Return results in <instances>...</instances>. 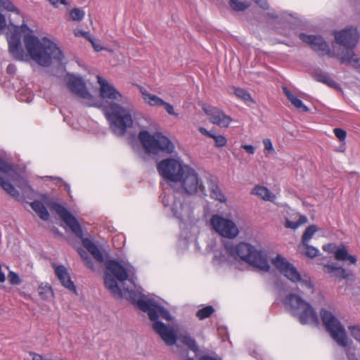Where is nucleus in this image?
<instances>
[{
    "label": "nucleus",
    "mask_w": 360,
    "mask_h": 360,
    "mask_svg": "<svg viewBox=\"0 0 360 360\" xmlns=\"http://www.w3.org/2000/svg\"><path fill=\"white\" fill-rule=\"evenodd\" d=\"M104 283L106 288L117 298L124 297L130 300L143 312L148 314L153 321V330L167 345H174L177 340L172 327L158 320L159 316L171 321L169 311L154 297L142 294L133 280L135 274L134 266L124 259H109L105 263Z\"/></svg>",
    "instance_id": "nucleus-1"
},
{
    "label": "nucleus",
    "mask_w": 360,
    "mask_h": 360,
    "mask_svg": "<svg viewBox=\"0 0 360 360\" xmlns=\"http://www.w3.org/2000/svg\"><path fill=\"white\" fill-rule=\"evenodd\" d=\"M8 52L18 61L27 62L30 59L43 67H49L53 60L61 62L64 58L63 52L55 43L44 37L41 40L35 35H24L23 42L18 27L6 34Z\"/></svg>",
    "instance_id": "nucleus-2"
},
{
    "label": "nucleus",
    "mask_w": 360,
    "mask_h": 360,
    "mask_svg": "<svg viewBox=\"0 0 360 360\" xmlns=\"http://www.w3.org/2000/svg\"><path fill=\"white\" fill-rule=\"evenodd\" d=\"M238 258L259 271L266 272L270 269L266 252L247 243H240L236 245L232 243H226L224 252H214L212 262L215 266L229 265Z\"/></svg>",
    "instance_id": "nucleus-3"
},
{
    "label": "nucleus",
    "mask_w": 360,
    "mask_h": 360,
    "mask_svg": "<svg viewBox=\"0 0 360 360\" xmlns=\"http://www.w3.org/2000/svg\"><path fill=\"white\" fill-rule=\"evenodd\" d=\"M176 194H164L160 195L162 202L165 207V212L172 217L179 220L181 229V237L184 238L186 243L196 240L198 232V228L192 224L193 211L191 206L184 203Z\"/></svg>",
    "instance_id": "nucleus-4"
},
{
    "label": "nucleus",
    "mask_w": 360,
    "mask_h": 360,
    "mask_svg": "<svg viewBox=\"0 0 360 360\" xmlns=\"http://www.w3.org/2000/svg\"><path fill=\"white\" fill-rule=\"evenodd\" d=\"M103 110L110 128L115 135L122 136L132 127L131 109L129 107L110 103L103 105Z\"/></svg>",
    "instance_id": "nucleus-5"
},
{
    "label": "nucleus",
    "mask_w": 360,
    "mask_h": 360,
    "mask_svg": "<svg viewBox=\"0 0 360 360\" xmlns=\"http://www.w3.org/2000/svg\"><path fill=\"white\" fill-rule=\"evenodd\" d=\"M283 304L302 325L319 323L318 314L312 305L295 293H290L283 300Z\"/></svg>",
    "instance_id": "nucleus-6"
},
{
    "label": "nucleus",
    "mask_w": 360,
    "mask_h": 360,
    "mask_svg": "<svg viewBox=\"0 0 360 360\" xmlns=\"http://www.w3.org/2000/svg\"><path fill=\"white\" fill-rule=\"evenodd\" d=\"M51 208L59 215L61 219L68 225L74 234L82 239L84 247L94 257L101 263L104 261V257L101 250L97 245L87 238H83V231L77 219L63 205L53 203Z\"/></svg>",
    "instance_id": "nucleus-7"
},
{
    "label": "nucleus",
    "mask_w": 360,
    "mask_h": 360,
    "mask_svg": "<svg viewBox=\"0 0 360 360\" xmlns=\"http://www.w3.org/2000/svg\"><path fill=\"white\" fill-rule=\"evenodd\" d=\"M272 264L275 267L293 283H299L302 288L313 293L314 285L311 277L307 274L301 275L296 267L290 263L285 258L278 255L272 259Z\"/></svg>",
    "instance_id": "nucleus-8"
},
{
    "label": "nucleus",
    "mask_w": 360,
    "mask_h": 360,
    "mask_svg": "<svg viewBox=\"0 0 360 360\" xmlns=\"http://www.w3.org/2000/svg\"><path fill=\"white\" fill-rule=\"evenodd\" d=\"M139 139L149 153L157 155L162 152L172 154L175 150L174 143L161 133H155L152 135L148 131H141L139 134Z\"/></svg>",
    "instance_id": "nucleus-9"
},
{
    "label": "nucleus",
    "mask_w": 360,
    "mask_h": 360,
    "mask_svg": "<svg viewBox=\"0 0 360 360\" xmlns=\"http://www.w3.org/2000/svg\"><path fill=\"white\" fill-rule=\"evenodd\" d=\"M0 172L4 175V176H0V186L17 200H22L18 191L10 182L12 181L18 184L20 177L18 168L15 165L0 158Z\"/></svg>",
    "instance_id": "nucleus-10"
},
{
    "label": "nucleus",
    "mask_w": 360,
    "mask_h": 360,
    "mask_svg": "<svg viewBox=\"0 0 360 360\" xmlns=\"http://www.w3.org/2000/svg\"><path fill=\"white\" fill-rule=\"evenodd\" d=\"M321 320L326 330L337 344L342 347H347L348 338L345 329L337 317L330 311L321 309L320 311Z\"/></svg>",
    "instance_id": "nucleus-11"
},
{
    "label": "nucleus",
    "mask_w": 360,
    "mask_h": 360,
    "mask_svg": "<svg viewBox=\"0 0 360 360\" xmlns=\"http://www.w3.org/2000/svg\"><path fill=\"white\" fill-rule=\"evenodd\" d=\"M188 167L179 158H169L158 162L157 169L166 181L177 183Z\"/></svg>",
    "instance_id": "nucleus-12"
},
{
    "label": "nucleus",
    "mask_w": 360,
    "mask_h": 360,
    "mask_svg": "<svg viewBox=\"0 0 360 360\" xmlns=\"http://www.w3.org/2000/svg\"><path fill=\"white\" fill-rule=\"evenodd\" d=\"M181 188L188 195H193L199 191H204L205 187L202 180L200 179L197 172L188 166L181 176V179L178 180Z\"/></svg>",
    "instance_id": "nucleus-13"
},
{
    "label": "nucleus",
    "mask_w": 360,
    "mask_h": 360,
    "mask_svg": "<svg viewBox=\"0 0 360 360\" xmlns=\"http://www.w3.org/2000/svg\"><path fill=\"white\" fill-rule=\"evenodd\" d=\"M212 229L221 236L233 238L238 236L239 231L235 223L218 214H214L210 219Z\"/></svg>",
    "instance_id": "nucleus-14"
},
{
    "label": "nucleus",
    "mask_w": 360,
    "mask_h": 360,
    "mask_svg": "<svg viewBox=\"0 0 360 360\" xmlns=\"http://www.w3.org/2000/svg\"><path fill=\"white\" fill-rule=\"evenodd\" d=\"M359 34L356 28L347 27L335 33L336 42L345 47L347 50H352L358 43Z\"/></svg>",
    "instance_id": "nucleus-15"
},
{
    "label": "nucleus",
    "mask_w": 360,
    "mask_h": 360,
    "mask_svg": "<svg viewBox=\"0 0 360 360\" xmlns=\"http://www.w3.org/2000/svg\"><path fill=\"white\" fill-rule=\"evenodd\" d=\"M299 37L303 42L309 44L311 48L319 55H331L328 44L321 36L300 33Z\"/></svg>",
    "instance_id": "nucleus-16"
},
{
    "label": "nucleus",
    "mask_w": 360,
    "mask_h": 360,
    "mask_svg": "<svg viewBox=\"0 0 360 360\" xmlns=\"http://www.w3.org/2000/svg\"><path fill=\"white\" fill-rule=\"evenodd\" d=\"M202 109L208 116L210 121L220 127H228L232 122L231 117L226 115L223 110L218 108L205 105Z\"/></svg>",
    "instance_id": "nucleus-17"
},
{
    "label": "nucleus",
    "mask_w": 360,
    "mask_h": 360,
    "mask_svg": "<svg viewBox=\"0 0 360 360\" xmlns=\"http://www.w3.org/2000/svg\"><path fill=\"white\" fill-rule=\"evenodd\" d=\"M67 84L70 90L78 97L86 100L91 99L92 96L86 89V84L81 77L68 75Z\"/></svg>",
    "instance_id": "nucleus-18"
},
{
    "label": "nucleus",
    "mask_w": 360,
    "mask_h": 360,
    "mask_svg": "<svg viewBox=\"0 0 360 360\" xmlns=\"http://www.w3.org/2000/svg\"><path fill=\"white\" fill-rule=\"evenodd\" d=\"M98 83L100 85V94L103 99L111 101H122V94L101 76H97Z\"/></svg>",
    "instance_id": "nucleus-19"
},
{
    "label": "nucleus",
    "mask_w": 360,
    "mask_h": 360,
    "mask_svg": "<svg viewBox=\"0 0 360 360\" xmlns=\"http://www.w3.org/2000/svg\"><path fill=\"white\" fill-rule=\"evenodd\" d=\"M53 266L55 274L62 285L72 292H76V287L71 280L68 269L63 265L53 264Z\"/></svg>",
    "instance_id": "nucleus-20"
},
{
    "label": "nucleus",
    "mask_w": 360,
    "mask_h": 360,
    "mask_svg": "<svg viewBox=\"0 0 360 360\" xmlns=\"http://www.w3.org/2000/svg\"><path fill=\"white\" fill-rule=\"evenodd\" d=\"M324 271L331 276L349 280L352 278L353 274L347 271L335 262H329L324 266Z\"/></svg>",
    "instance_id": "nucleus-21"
},
{
    "label": "nucleus",
    "mask_w": 360,
    "mask_h": 360,
    "mask_svg": "<svg viewBox=\"0 0 360 360\" xmlns=\"http://www.w3.org/2000/svg\"><path fill=\"white\" fill-rule=\"evenodd\" d=\"M292 214L285 218L284 226L292 230L297 229L300 226L307 223L308 219L305 215L301 214L292 210Z\"/></svg>",
    "instance_id": "nucleus-22"
},
{
    "label": "nucleus",
    "mask_w": 360,
    "mask_h": 360,
    "mask_svg": "<svg viewBox=\"0 0 360 360\" xmlns=\"http://www.w3.org/2000/svg\"><path fill=\"white\" fill-rule=\"evenodd\" d=\"M207 183L210 192V197L220 202H225L226 197L219 186L218 179L211 176L207 178Z\"/></svg>",
    "instance_id": "nucleus-23"
},
{
    "label": "nucleus",
    "mask_w": 360,
    "mask_h": 360,
    "mask_svg": "<svg viewBox=\"0 0 360 360\" xmlns=\"http://www.w3.org/2000/svg\"><path fill=\"white\" fill-rule=\"evenodd\" d=\"M340 60L342 64L350 65L360 72V57L355 54L352 50L342 51Z\"/></svg>",
    "instance_id": "nucleus-24"
},
{
    "label": "nucleus",
    "mask_w": 360,
    "mask_h": 360,
    "mask_svg": "<svg viewBox=\"0 0 360 360\" xmlns=\"http://www.w3.org/2000/svg\"><path fill=\"white\" fill-rule=\"evenodd\" d=\"M314 77L316 81L323 83L334 89H340V84L336 82L326 72L322 71L321 70H317L314 72Z\"/></svg>",
    "instance_id": "nucleus-25"
},
{
    "label": "nucleus",
    "mask_w": 360,
    "mask_h": 360,
    "mask_svg": "<svg viewBox=\"0 0 360 360\" xmlns=\"http://www.w3.org/2000/svg\"><path fill=\"white\" fill-rule=\"evenodd\" d=\"M335 259L348 262L351 264H356L357 259L354 255H349L345 245H340L335 252Z\"/></svg>",
    "instance_id": "nucleus-26"
},
{
    "label": "nucleus",
    "mask_w": 360,
    "mask_h": 360,
    "mask_svg": "<svg viewBox=\"0 0 360 360\" xmlns=\"http://www.w3.org/2000/svg\"><path fill=\"white\" fill-rule=\"evenodd\" d=\"M283 91L288 100L298 110L303 112H309V108L305 105L303 102L295 94H293L287 87H283Z\"/></svg>",
    "instance_id": "nucleus-27"
},
{
    "label": "nucleus",
    "mask_w": 360,
    "mask_h": 360,
    "mask_svg": "<svg viewBox=\"0 0 360 360\" xmlns=\"http://www.w3.org/2000/svg\"><path fill=\"white\" fill-rule=\"evenodd\" d=\"M141 95L146 103L152 107H160L164 103V100L155 94L148 93L146 89H141Z\"/></svg>",
    "instance_id": "nucleus-28"
},
{
    "label": "nucleus",
    "mask_w": 360,
    "mask_h": 360,
    "mask_svg": "<svg viewBox=\"0 0 360 360\" xmlns=\"http://www.w3.org/2000/svg\"><path fill=\"white\" fill-rule=\"evenodd\" d=\"M30 205L32 209L37 213L40 219L44 221H47L49 219V212L41 201L34 200Z\"/></svg>",
    "instance_id": "nucleus-29"
},
{
    "label": "nucleus",
    "mask_w": 360,
    "mask_h": 360,
    "mask_svg": "<svg viewBox=\"0 0 360 360\" xmlns=\"http://www.w3.org/2000/svg\"><path fill=\"white\" fill-rule=\"evenodd\" d=\"M252 193L261 197L264 200L274 202L276 199V195L264 186H257L254 188Z\"/></svg>",
    "instance_id": "nucleus-30"
},
{
    "label": "nucleus",
    "mask_w": 360,
    "mask_h": 360,
    "mask_svg": "<svg viewBox=\"0 0 360 360\" xmlns=\"http://www.w3.org/2000/svg\"><path fill=\"white\" fill-rule=\"evenodd\" d=\"M38 292L44 300H51L53 297V292L51 285L47 283H41L38 287Z\"/></svg>",
    "instance_id": "nucleus-31"
},
{
    "label": "nucleus",
    "mask_w": 360,
    "mask_h": 360,
    "mask_svg": "<svg viewBox=\"0 0 360 360\" xmlns=\"http://www.w3.org/2000/svg\"><path fill=\"white\" fill-rule=\"evenodd\" d=\"M181 341L188 346L190 349L197 352L199 350L198 346L196 343L195 340L188 333H184L180 335Z\"/></svg>",
    "instance_id": "nucleus-32"
},
{
    "label": "nucleus",
    "mask_w": 360,
    "mask_h": 360,
    "mask_svg": "<svg viewBox=\"0 0 360 360\" xmlns=\"http://www.w3.org/2000/svg\"><path fill=\"white\" fill-rule=\"evenodd\" d=\"M317 231V227L315 225L308 226L302 236V245H307L311 239L314 233Z\"/></svg>",
    "instance_id": "nucleus-33"
},
{
    "label": "nucleus",
    "mask_w": 360,
    "mask_h": 360,
    "mask_svg": "<svg viewBox=\"0 0 360 360\" xmlns=\"http://www.w3.org/2000/svg\"><path fill=\"white\" fill-rule=\"evenodd\" d=\"M230 6L236 11H243L250 6V4L240 0H230Z\"/></svg>",
    "instance_id": "nucleus-34"
},
{
    "label": "nucleus",
    "mask_w": 360,
    "mask_h": 360,
    "mask_svg": "<svg viewBox=\"0 0 360 360\" xmlns=\"http://www.w3.org/2000/svg\"><path fill=\"white\" fill-rule=\"evenodd\" d=\"M236 96L245 102H253V100L248 91L241 88H233Z\"/></svg>",
    "instance_id": "nucleus-35"
},
{
    "label": "nucleus",
    "mask_w": 360,
    "mask_h": 360,
    "mask_svg": "<svg viewBox=\"0 0 360 360\" xmlns=\"http://www.w3.org/2000/svg\"><path fill=\"white\" fill-rule=\"evenodd\" d=\"M85 16V12L82 8H75L70 11V17L72 20L80 22Z\"/></svg>",
    "instance_id": "nucleus-36"
},
{
    "label": "nucleus",
    "mask_w": 360,
    "mask_h": 360,
    "mask_svg": "<svg viewBox=\"0 0 360 360\" xmlns=\"http://www.w3.org/2000/svg\"><path fill=\"white\" fill-rule=\"evenodd\" d=\"M18 99L21 102L30 103L33 100L34 94L28 89H22L18 92Z\"/></svg>",
    "instance_id": "nucleus-37"
},
{
    "label": "nucleus",
    "mask_w": 360,
    "mask_h": 360,
    "mask_svg": "<svg viewBox=\"0 0 360 360\" xmlns=\"http://www.w3.org/2000/svg\"><path fill=\"white\" fill-rule=\"evenodd\" d=\"M214 311V309L213 308V307L212 306H207V307H205L200 309H199L197 312H196V316L200 319V320H203L206 318H208L209 316H211V314Z\"/></svg>",
    "instance_id": "nucleus-38"
},
{
    "label": "nucleus",
    "mask_w": 360,
    "mask_h": 360,
    "mask_svg": "<svg viewBox=\"0 0 360 360\" xmlns=\"http://www.w3.org/2000/svg\"><path fill=\"white\" fill-rule=\"evenodd\" d=\"M0 8H4L8 11L14 12L20 14V11L17 8L11 0H0Z\"/></svg>",
    "instance_id": "nucleus-39"
},
{
    "label": "nucleus",
    "mask_w": 360,
    "mask_h": 360,
    "mask_svg": "<svg viewBox=\"0 0 360 360\" xmlns=\"http://www.w3.org/2000/svg\"><path fill=\"white\" fill-rule=\"evenodd\" d=\"M78 253L79 254L82 259L85 262V264L88 268H89L91 270H94V266L92 262V259L89 256L87 252L82 248L78 250Z\"/></svg>",
    "instance_id": "nucleus-40"
},
{
    "label": "nucleus",
    "mask_w": 360,
    "mask_h": 360,
    "mask_svg": "<svg viewBox=\"0 0 360 360\" xmlns=\"http://www.w3.org/2000/svg\"><path fill=\"white\" fill-rule=\"evenodd\" d=\"M348 330L351 336L360 344V326L354 325L348 326Z\"/></svg>",
    "instance_id": "nucleus-41"
},
{
    "label": "nucleus",
    "mask_w": 360,
    "mask_h": 360,
    "mask_svg": "<svg viewBox=\"0 0 360 360\" xmlns=\"http://www.w3.org/2000/svg\"><path fill=\"white\" fill-rule=\"evenodd\" d=\"M302 245L305 249L304 254L307 257L313 258L318 255L319 250L317 248H316L311 245H309L308 243H307V245Z\"/></svg>",
    "instance_id": "nucleus-42"
},
{
    "label": "nucleus",
    "mask_w": 360,
    "mask_h": 360,
    "mask_svg": "<svg viewBox=\"0 0 360 360\" xmlns=\"http://www.w3.org/2000/svg\"><path fill=\"white\" fill-rule=\"evenodd\" d=\"M263 144L264 146V153H265L266 155L274 152V149L270 139L266 138L263 139Z\"/></svg>",
    "instance_id": "nucleus-43"
},
{
    "label": "nucleus",
    "mask_w": 360,
    "mask_h": 360,
    "mask_svg": "<svg viewBox=\"0 0 360 360\" xmlns=\"http://www.w3.org/2000/svg\"><path fill=\"white\" fill-rule=\"evenodd\" d=\"M338 248H339V245H336L334 243H328V244L324 245L323 246V250L325 252H328L329 253L333 254L334 257H335V252H336L337 250L338 249Z\"/></svg>",
    "instance_id": "nucleus-44"
},
{
    "label": "nucleus",
    "mask_w": 360,
    "mask_h": 360,
    "mask_svg": "<svg viewBox=\"0 0 360 360\" xmlns=\"http://www.w3.org/2000/svg\"><path fill=\"white\" fill-rule=\"evenodd\" d=\"M8 278L10 283H11L13 285H18L20 282L18 275L13 271L9 272Z\"/></svg>",
    "instance_id": "nucleus-45"
},
{
    "label": "nucleus",
    "mask_w": 360,
    "mask_h": 360,
    "mask_svg": "<svg viewBox=\"0 0 360 360\" xmlns=\"http://www.w3.org/2000/svg\"><path fill=\"white\" fill-rule=\"evenodd\" d=\"M15 25L13 26V30L15 29ZM19 29L20 33H24V35H34L32 30L27 25V24L23 23L20 26H17Z\"/></svg>",
    "instance_id": "nucleus-46"
},
{
    "label": "nucleus",
    "mask_w": 360,
    "mask_h": 360,
    "mask_svg": "<svg viewBox=\"0 0 360 360\" xmlns=\"http://www.w3.org/2000/svg\"><path fill=\"white\" fill-rule=\"evenodd\" d=\"M334 134L335 136L340 141H344L346 139L347 133L346 131L340 128L334 129Z\"/></svg>",
    "instance_id": "nucleus-47"
},
{
    "label": "nucleus",
    "mask_w": 360,
    "mask_h": 360,
    "mask_svg": "<svg viewBox=\"0 0 360 360\" xmlns=\"http://www.w3.org/2000/svg\"><path fill=\"white\" fill-rule=\"evenodd\" d=\"M214 140L217 147H223L227 143L226 139L222 135H216V136L214 137Z\"/></svg>",
    "instance_id": "nucleus-48"
},
{
    "label": "nucleus",
    "mask_w": 360,
    "mask_h": 360,
    "mask_svg": "<svg viewBox=\"0 0 360 360\" xmlns=\"http://www.w3.org/2000/svg\"><path fill=\"white\" fill-rule=\"evenodd\" d=\"M162 106L165 107V110L167 111V112L169 115H174V116H176V117L178 116V114L174 112L173 105H171L170 103H167V102L164 101V103H162Z\"/></svg>",
    "instance_id": "nucleus-49"
},
{
    "label": "nucleus",
    "mask_w": 360,
    "mask_h": 360,
    "mask_svg": "<svg viewBox=\"0 0 360 360\" xmlns=\"http://www.w3.org/2000/svg\"><path fill=\"white\" fill-rule=\"evenodd\" d=\"M74 34L76 37L82 36L88 40H90L92 37L89 32H85L82 30H75Z\"/></svg>",
    "instance_id": "nucleus-50"
},
{
    "label": "nucleus",
    "mask_w": 360,
    "mask_h": 360,
    "mask_svg": "<svg viewBox=\"0 0 360 360\" xmlns=\"http://www.w3.org/2000/svg\"><path fill=\"white\" fill-rule=\"evenodd\" d=\"M48 1L55 8H58L60 4L65 5V6L69 5V3L67 1V0H48Z\"/></svg>",
    "instance_id": "nucleus-51"
},
{
    "label": "nucleus",
    "mask_w": 360,
    "mask_h": 360,
    "mask_svg": "<svg viewBox=\"0 0 360 360\" xmlns=\"http://www.w3.org/2000/svg\"><path fill=\"white\" fill-rule=\"evenodd\" d=\"M255 4H257L261 8L264 10H267L269 8V5L266 0H254Z\"/></svg>",
    "instance_id": "nucleus-52"
},
{
    "label": "nucleus",
    "mask_w": 360,
    "mask_h": 360,
    "mask_svg": "<svg viewBox=\"0 0 360 360\" xmlns=\"http://www.w3.org/2000/svg\"><path fill=\"white\" fill-rule=\"evenodd\" d=\"M49 178L53 179L56 181V184H63L65 187V189L67 190L68 191H70V186L68 184L64 182L60 178H58V177L53 178L52 176H49Z\"/></svg>",
    "instance_id": "nucleus-53"
},
{
    "label": "nucleus",
    "mask_w": 360,
    "mask_h": 360,
    "mask_svg": "<svg viewBox=\"0 0 360 360\" xmlns=\"http://www.w3.org/2000/svg\"><path fill=\"white\" fill-rule=\"evenodd\" d=\"M89 41L91 42L93 48L96 51H101L103 49V47H102L100 44H97L94 38L91 37V39Z\"/></svg>",
    "instance_id": "nucleus-54"
},
{
    "label": "nucleus",
    "mask_w": 360,
    "mask_h": 360,
    "mask_svg": "<svg viewBox=\"0 0 360 360\" xmlns=\"http://www.w3.org/2000/svg\"><path fill=\"white\" fill-rule=\"evenodd\" d=\"M241 148L245 150V151L250 155H252L255 152V148L252 145H241Z\"/></svg>",
    "instance_id": "nucleus-55"
},
{
    "label": "nucleus",
    "mask_w": 360,
    "mask_h": 360,
    "mask_svg": "<svg viewBox=\"0 0 360 360\" xmlns=\"http://www.w3.org/2000/svg\"><path fill=\"white\" fill-rule=\"evenodd\" d=\"M17 68L14 64H9L7 66L6 72L10 75H15L16 72Z\"/></svg>",
    "instance_id": "nucleus-56"
},
{
    "label": "nucleus",
    "mask_w": 360,
    "mask_h": 360,
    "mask_svg": "<svg viewBox=\"0 0 360 360\" xmlns=\"http://www.w3.org/2000/svg\"><path fill=\"white\" fill-rule=\"evenodd\" d=\"M347 356L348 360H358V357L354 353L351 352L350 349H347Z\"/></svg>",
    "instance_id": "nucleus-57"
},
{
    "label": "nucleus",
    "mask_w": 360,
    "mask_h": 360,
    "mask_svg": "<svg viewBox=\"0 0 360 360\" xmlns=\"http://www.w3.org/2000/svg\"><path fill=\"white\" fill-rule=\"evenodd\" d=\"M6 25L5 16L0 13V30H3Z\"/></svg>",
    "instance_id": "nucleus-58"
},
{
    "label": "nucleus",
    "mask_w": 360,
    "mask_h": 360,
    "mask_svg": "<svg viewBox=\"0 0 360 360\" xmlns=\"http://www.w3.org/2000/svg\"><path fill=\"white\" fill-rule=\"evenodd\" d=\"M165 193V194H167V195H168V194H176V193H179V195H177V196L179 198V199H180V200H181L184 203H185V202H184V200L181 199V195L179 192L167 193V192H166V191H164V192H163V193H162L161 195H163ZM182 199H184V197H183V196H182Z\"/></svg>",
    "instance_id": "nucleus-59"
},
{
    "label": "nucleus",
    "mask_w": 360,
    "mask_h": 360,
    "mask_svg": "<svg viewBox=\"0 0 360 360\" xmlns=\"http://www.w3.org/2000/svg\"><path fill=\"white\" fill-rule=\"evenodd\" d=\"M24 181V186H20V185H18V186L20 187H22V188H28V189H32L31 186L28 184L27 181H25V180H23Z\"/></svg>",
    "instance_id": "nucleus-60"
},
{
    "label": "nucleus",
    "mask_w": 360,
    "mask_h": 360,
    "mask_svg": "<svg viewBox=\"0 0 360 360\" xmlns=\"http://www.w3.org/2000/svg\"><path fill=\"white\" fill-rule=\"evenodd\" d=\"M199 131H200V132L202 134L205 135V136H207L208 132H209V131H207V130L205 128H204V127H200V128H199Z\"/></svg>",
    "instance_id": "nucleus-61"
},
{
    "label": "nucleus",
    "mask_w": 360,
    "mask_h": 360,
    "mask_svg": "<svg viewBox=\"0 0 360 360\" xmlns=\"http://www.w3.org/2000/svg\"><path fill=\"white\" fill-rule=\"evenodd\" d=\"M216 134L214 131H209L207 136L212 138L214 139V137L216 136Z\"/></svg>",
    "instance_id": "nucleus-62"
},
{
    "label": "nucleus",
    "mask_w": 360,
    "mask_h": 360,
    "mask_svg": "<svg viewBox=\"0 0 360 360\" xmlns=\"http://www.w3.org/2000/svg\"><path fill=\"white\" fill-rule=\"evenodd\" d=\"M266 15L271 18H278V15L275 13H267L266 14Z\"/></svg>",
    "instance_id": "nucleus-63"
},
{
    "label": "nucleus",
    "mask_w": 360,
    "mask_h": 360,
    "mask_svg": "<svg viewBox=\"0 0 360 360\" xmlns=\"http://www.w3.org/2000/svg\"><path fill=\"white\" fill-rule=\"evenodd\" d=\"M64 120H65V122H67V123H68V124H70V122H69V121L68 120V117H64Z\"/></svg>",
    "instance_id": "nucleus-64"
}]
</instances>
